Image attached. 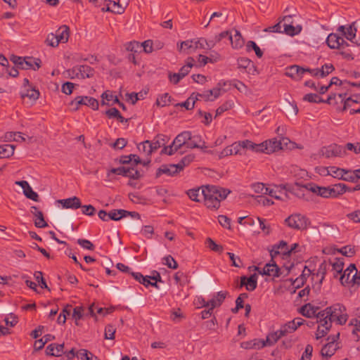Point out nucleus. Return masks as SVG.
I'll return each instance as SVG.
<instances>
[{
  "mask_svg": "<svg viewBox=\"0 0 360 360\" xmlns=\"http://www.w3.org/2000/svg\"><path fill=\"white\" fill-rule=\"evenodd\" d=\"M191 138V133L188 131H185L179 134L176 136V137L173 141V145L176 146V147H182L183 146H186L188 143V139Z\"/></svg>",
  "mask_w": 360,
  "mask_h": 360,
  "instance_id": "nucleus-18",
  "label": "nucleus"
},
{
  "mask_svg": "<svg viewBox=\"0 0 360 360\" xmlns=\"http://www.w3.org/2000/svg\"><path fill=\"white\" fill-rule=\"evenodd\" d=\"M298 70H300L299 65H291L287 68L285 75L289 77L296 79Z\"/></svg>",
  "mask_w": 360,
  "mask_h": 360,
  "instance_id": "nucleus-61",
  "label": "nucleus"
},
{
  "mask_svg": "<svg viewBox=\"0 0 360 360\" xmlns=\"http://www.w3.org/2000/svg\"><path fill=\"white\" fill-rule=\"evenodd\" d=\"M80 105L91 107L93 110H98L99 105L98 101L96 98L89 96H77L70 103L75 111L79 109Z\"/></svg>",
  "mask_w": 360,
  "mask_h": 360,
  "instance_id": "nucleus-5",
  "label": "nucleus"
},
{
  "mask_svg": "<svg viewBox=\"0 0 360 360\" xmlns=\"http://www.w3.org/2000/svg\"><path fill=\"white\" fill-rule=\"evenodd\" d=\"M132 219H127L124 221V225L127 229L130 231L136 232L138 231L140 227L142 226V220L141 215L139 214V217H131Z\"/></svg>",
  "mask_w": 360,
  "mask_h": 360,
  "instance_id": "nucleus-16",
  "label": "nucleus"
},
{
  "mask_svg": "<svg viewBox=\"0 0 360 360\" xmlns=\"http://www.w3.org/2000/svg\"><path fill=\"white\" fill-rule=\"evenodd\" d=\"M176 105L184 107L187 110L193 109L195 106L194 94H191L186 101L181 103H178Z\"/></svg>",
  "mask_w": 360,
  "mask_h": 360,
  "instance_id": "nucleus-58",
  "label": "nucleus"
},
{
  "mask_svg": "<svg viewBox=\"0 0 360 360\" xmlns=\"http://www.w3.org/2000/svg\"><path fill=\"white\" fill-rule=\"evenodd\" d=\"M356 268L354 264H350L349 266L344 271L343 274L340 277V281L342 285L350 283V275L353 271H356Z\"/></svg>",
  "mask_w": 360,
  "mask_h": 360,
  "instance_id": "nucleus-30",
  "label": "nucleus"
},
{
  "mask_svg": "<svg viewBox=\"0 0 360 360\" xmlns=\"http://www.w3.org/2000/svg\"><path fill=\"white\" fill-rule=\"evenodd\" d=\"M70 34V29L67 25H63L60 27L56 31L57 39H58L59 43H65L68 41Z\"/></svg>",
  "mask_w": 360,
  "mask_h": 360,
  "instance_id": "nucleus-28",
  "label": "nucleus"
},
{
  "mask_svg": "<svg viewBox=\"0 0 360 360\" xmlns=\"http://www.w3.org/2000/svg\"><path fill=\"white\" fill-rule=\"evenodd\" d=\"M264 273L266 276H272L274 278H278L283 274L281 269L278 267L276 262L266 264V271Z\"/></svg>",
  "mask_w": 360,
  "mask_h": 360,
  "instance_id": "nucleus-22",
  "label": "nucleus"
},
{
  "mask_svg": "<svg viewBox=\"0 0 360 360\" xmlns=\"http://www.w3.org/2000/svg\"><path fill=\"white\" fill-rule=\"evenodd\" d=\"M243 148L241 141L236 142L231 146L225 148L221 152L220 157H224L231 155L242 154Z\"/></svg>",
  "mask_w": 360,
  "mask_h": 360,
  "instance_id": "nucleus-15",
  "label": "nucleus"
},
{
  "mask_svg": "<svg viewBox=\"0 0 360 360\" xmlns=\"http://www.w3.org/2000/svg\"><path fill=\"white\" fill-rule=\"evenodd\" d=\"M34 276L41 288H45L47 289L48 290H50L49 288L48 287L46 283L45 279L43 277L41 271H35Z\"/></svg>",
  "mask_w": 360,
  "mask_h": 360,
  "instance_id": "nucleus-55",
  "label": "nucleus"
},
{
  "mask_svg": "<svg viewBox=\"0 0 360 360\" xmlns=\"http://www.w3.org/2000/svg\"><path fill=\"white\" fill-rule=\"evenodd\" d=\"M128 1H109L106 8L103 7L102 11H109L116 14H122L128 6Z\"/></svg>",
  "mask_w": 360,
  "mask_h": 360,
  "instance_id": "nucleus-8",
  "label": "nucleus"
},
{
  "mask_svg": "<svg viewBox=\"0 0 360 360\" xmlns=\"http://www.w3.org/2000/svg\"><path fill=\"white\" fill-rule=\"evenodd\" d=\"M321 326L318 327L316 333V338L320 339L322 337H324L328 332L330 330L332 324L330 321H324L323 323H320Z\"/></svg>",
  "mask_w": 360,
  "mask_h": 360,
  "instance_id": "nucleus-32",
  "label": "nucleus"
},
{
  "mask_svg": "<svg viewBox=\"0 0 360 360\" xmlns=\"http://www.w3.org/2000/svg\"><path fill=\"white\" fill-rule=\"evenodd\" d=\"M280 339L278 334L277 333V331L269 333L266 336V342L267 346L273 345L274 343H276L278 340Z\"/></svg>",
  "mask_w": 360,
  "mask_h": 360,
  "instance_id": "nucleus-64",
  "label": "nucleus"
},
{
  "mask_svg": "<svg viewBox=\"0 0 360 360\" xmlns=\"http://www.w3.org/2000/svg\"><path fill=\"white\" fill-rule=\"evenodd\" d=\"M285 224L293 229L306 230L310 221L308 218L301 214H292L285 219Z\"/></svg>",
  "mask_w": 360,
  "mask_h": 360,
  "instance_id": "nucleus-3",
  "label": "nucleus"
},
{
  "mask_svg": "<svg viewBox=\"0 0 360 360\" xmlns=\"http://www.w3.org/2000/svg\"><path fill=\"white\" fill-rule=\"evenodd\" d=\"M41 64V60L39 58L25 57V61L24 63V67H22V70L32 69L33 70H37L40 68Z\"/></svg>",
  "mask_w": 360,
  "mask_h": 360,
  "instance_id": "nucleus-24",
  "label": "nucleus"
},
{
  "mask_svg": "<svg viewBox=\"0 0 360 360\" xmlns=\"http://www.w3.org/2000/svg\"><path fill=\"white\" fill-rule=\"evenodd\" d=\"M250 65L253 66L251 60L248 58H240L238 59V66L240 69H248Z\"/></svg>",
  "mask_w": 360,
  "mask_h": 360,
  "instance_id": "nucleus-56",
  "label": "nucleus"
},
{
  "mask_svg": "<svg viewBox=\"0 0 360 360\" xmlns=\"http://www.w3.org/2000/svg\"><path fill=\"white\" fill-rule=\"evenodd\" d=\"M225 84H226L224 83L222 85L221 82H219L216 87L210 90L205 91L199 96L200 98H204L205 101H213L214 98H218L221 95V91H225L222 89V86Z\"/></svg>",
  "mask_w": 360,
  "mask_h": 360,
  "instance_id": "nucleus-9",
  "label": "nucleus"
},
{
  "mask_svg": "<svg viewBox=\"0 0 360 360\" xmlns=\"http://www.w3.org/2000/svg\"><path fill=\"white\" fill-rule=\"evenodd\" d=\"M124 176L129 177L132 179H139L141 177L140 172L134 167L125 166Z\"/></svg>",
  "mask_w": 360,
  "mask_h": 360,
  "instance_id": "nucleus-38",
  "label": "nucleus"
},
{
  "mask_svg": "<svg viewBox=\"0 0 360 360\" xmlns=\"http://www.w3.org/2000/svg\"><path fill=\"white\" fill-rule=\"evenodd\" d=\"M164 260H165L164 264L166 266H167L168 268L172 269H176L178 268L177 262L171 255H167V256L165 257Z\"/></svg>",
  "mask_w": 360,
  "mask_h": 360,
  "instance_id": "nucleus-62",
  "label": "nucleus"
},
{
  "mask_svg": "<svg viewBox=\"0 0 360 360\" xmlns=\"http://www.w3.org/2000/svg\"><path fill=\"white\" fill-rule=\"evenodd\" d=\"M257 286V276L256 274H252L249 278L245 285L246 290L248 291H253Z\"/></svg>",
  "mask_w": 360,
  "mask_h": 360,
  "instance_id": "nucleus-41",
  "label": "nucleus"
},
{
  "mask_svg": "<svg viewBox=\"0 0 360 360\" xmlns=\"http://www.w3.org/2000/svg\"><path fill=\"white\" fill-rule=\"evenodd\" d=\"M187 148H206L205 142L202 141V138L200 135H191V138L188 139L187 143Z\"/></svg>",
  "mask_w": 360,
  "mask_h": 360,
  "instance_id": "nucleus-29",
  "label": "nucleus"
},
{
  "mask_svg": "<svg viewBox=\"0 0 360 360\" xmlns=\"http://www.w3.org/2000/svg\"><path fill=\"white\" fill-rule=\"evenodd\" d=\"M15 146L11 144H4L0 146V158H8L14 153Z\"/></svg>",
  "mask_w": 360,
  "mask_h": 360,
  "instance_id": "nucleus-33",
  "label": "nucleus"
},
{
  "mask_svg": "<svg viewBox=\"0 0 360 360\" xmlns=\"http://www.w3.org/2000/svg\"><path fill=\"white\" fill-rule=\"evenodd\" d=\"M124 46L127 51L132 52L133 53H140L141 51V45L136 41L127 42L125 44Z\"/></svg>",
  "mask_w": 360,
  "mask_h": 360,
  "instance_id": "nucleus-37",
  "label": "nucleus"
},
{
  "mask_svg": "<svg viewBox=\"0 0 360 360\" xmlns=\"http://www.w3.org/2000/svg\"><path fill=\"white\" fill-rule=\"evenodd\" d=\"M283 188L285 191L292 193L298 198H304L305 193H304V188L303 185L295 183L293 186H289L288 184L284 185Z\"/></svg>",
  "mask_w": 360,
  "mask_h": 360,
  "instance_id": "nucleus-23",
  "label": "nucleus"
},
{
  "mask_svg": "<svg viewBox=\"0 0 360 360\" xmlns=\"http://www.w3.org/2000/svg\"><path fill=\"white\" fill-rule=\"evenodd\" d=\"M176 165H162L157 170L155 177L159 178L162 174L173 176L177 174L179 171L176 168Z\"/></svg>",
  "mask_w": 360,
  "mask_h": 360,
  "instance_id": "nucleus-13",
  "label": "nucleus"
},
{
  "mask_svg": "<svg viewBox=\"0 0 360 360\" xmlns=\"http://www.w3.org/2000/svg\"><path fill=\"white\" fill-rule=\"evenodd\" d=\"M322 169L326 170L327 175H330L334 178H337L340 180H342L343 174H348L349 173H352V170L342 169L335 166L322 167Z\"/></svg>",
  "mask_w": 360,
  "mask_h": 360,
  "instance_id": "nucleus-14",
  "label": "nucleus"
},
{
  "mask_svg": "<svg viewBox=\"0 0 360 360\" xmlns=\"http://www.w3.org/2000/svg\"><path fill=\"white\" fill-rule=\"evenodd\" d=\"M64 344L52 343L46 348V354L49 356H60L64 353Z\"/></svg>",
  "mask_w": 360,
  "mask_h": 360,
  "instance_id": "nucleus-17",
  "label": "nucleus"
},
{
  "mask_svg": "<svg viewBox=\"0 0 360 360\" xmlns=\"http://www.w3.org/2000/svg\"><path fill=\"white\" fill-rule=\"evenodd\" d=\"M234 34L232 33L231 36H229V41L232 45L233 49H239L243 47L244 45V39L240 34V32L237 30H233Z\"/></svg>",
  "mask_w": 360,
  "mask_h": 360,
  "instance_id": "nucleus-21",
  "label": "nucleus"
},
{
  "mask_svg": "<svg viewBox=\"0 0 360 360\" xmlns=\"http://www.w3.org/2000/svg\"><path fill=\"white\" fill-rule=\"evenodd\" d=\"M23 193L27 198L31 199L35 202H38L39 200V195L35 191H34L30 186L27 188V189H25Z\"/></svg>",
  "mask_w": 360,
  "mask_h": 360,
  "instance_id": "nucleus-59",
  "label": "nucleus"
},
{
  "mask_svg": "<svg viewBox=\"0 0 360 360\" xmlns=\"http://www.w3.org/2000/svg\"><path fill=\"white\" fill-rule=\"evenodd\" d=\"M321 153L326 158L332 157H344L347 155L346 150L342 146L332 144L321 149Z\"/></svg>",
  "mask_w": 360,
  "mask_h": 360,
  "instance_id": "nucleus-6",
  "label": "nucleus"
},
{
  "mask_svg": "<svg viewBox=\"0 0 360 360\" xmlns=\"http://www.w3.org/2000/svg\"><path fill=\"white\" fill-rule=\"evenodd\" d=\"M335 351L334 345H332V342H328L322 347L321 354L323 356L328 358L335 354Z\"/></svg>",
  "mask_w": 360,
  "mask_h": 360,
  "instance_id": "nucleus-39",
  "label": "nucleus"
},
{
  "mask_svg": "<svg viewBox=\"0 0 360 360\" xmlns=\"http://www.w3.org/2000/svg\"><path fill=\"white\" fill-rule=\"evenodd\" d=\"M346 191H347V186L345 184L339 183L333 186H330V192L333 198H336Z\"/></svg>",
  "mask_w": 360,
  "mask_h": 360,
  "instance_id": "nucleus-31",
  "label": "nucleus"
},
{
  "mask_svg": "<svg viewBox=\"0 0 360 360\" xmlns=\"http://www.w3.org/2000/svg\"><path fill=\"white\" fill-rule=\"evenodd\" d=\"M139 217V213L136 212H129L125 210H112L108 212L109 219L114 221H119L122 218L127 217Z\"/></svg>",
  "mask_w": 360,
  "mask_h": 360,
  "instance_id": "nucleus-10",
  "label": "nucleus"
},
{
  "mask_svg": "<svg viewBox=\"0 0 360 360\" xmlns=\"http://www.w3.org/2000/svg\"><path fill=\"white\" fill-rule=\"evenodd\" d=\"M141 45V51L143 50L146 53H150L153 51V43L152 40H146Z\"/></svg>",
  "mask_w": 360,
  "mask_h": 360,
  "instance_id": "nucleus-63",
  "label": "nucleus"
},
{
  "mask_svg": "<svg viewBox=\"0 0 360 360\" xmlns=\"http://www.w3.org/2000/svg\"><path fill=\"white\" fill-rule=\"evenodd\" d=\"M329 311V320L331 323L333 321H336L340 325H344L347 321L348 315L346 313L345 307L340 303L334 304L328 307Z\"/></svg>",
  "mask_w": 360,
  "mask_h": 360,
  "instance_id": "nucleus-2",
  "label": "nucleus"
},
{
  "mask_svg": "<svg viewBox=\"0 0 360 360\" xmlns=\"http://www.w3.org/2000/svg\"><path fill=\"white\" fill-rule=\"evenodd\" d=\"M263 143L264 153L266 154H270L280 149H283L281 141L277 140L276 139L265 141Z\"/></svg>",
  "mask_w": 360,
  "mask_h": 360,
  "instance_id": "nucleus-11",
  "label": "nucleus"
},
{
  "mask_svg": "<svg viewBox=\"0 0 360 360\" xmlns=\"http://www.w3.org/2000/svg\"><path fill=\"white\" fill-rule=\"evenodd\" d=\"M317 309L318 307H314L311 304L308 303L300 308V312L304 316L311 318L315 316V313L316 312Z\"/></svg>",
  "mask_w": 360,
  "mask_h": 360,
  "instance_id": "nucleus-34",
  "label": "nucleus"
},
{
  "mask_svg": "<svg viewBox=\"0 0 360 360\" xmlns=\"http://www.w3.org/2000/svg\"><path fill=\"white\" fill-rule=\"evenodd\" d=\"M69 76L72 79L74 77L81 79L91 78L94 75V70L86 65H81L73 67L68 70Z\"/></svg>",
  "mask_w": 360,
  "mask_h": 360,
  "instance_id": "nucleus-4",
  "label": "nucleus"
},
{
  "mask_svg": "<svg viewBox=\"0 0 360 360\" xmlns=\"http://www.w3.org/2000/svg\"><path fill=\"white\" fill-rule=\"evenodd\" d=\"M303 100L305 101H308L309 103H319L321 102H323V99H322L316 94H307L303 97Z\"/></svg>",
  "mask_w": 360,
  "mask_h": 360,
  "instance_id": "nucleus-50",
  "label": "nucleus"
},
{
  "mask_svg": "<svg viewBox=\"0 0 360 360\" xmlns=\"http://www.w3.org/2000/svg\"><path fill=\"white\" fill-rule=\"evenodd\" d=\"M20 96L22 99L29 98L33 101H35L39 98V92L38 90H36L35 89H27L26 93H21Z\"/></svg>",
  "mask_w": 360,
  "mask_h": 360,
  "instance_id": "nucleus-42",
  "label": "nucleus"
},
{
  "mask_svg": "<svg viewBox=\"0 0 360 360\" xmlns=\"http://www.w3.org/2000/svg\"><path fill=\"white\" fill-rule=\"evenodd\" d=\"M171 101V96L168 93L163 94L157 98L155 104L159 107L168 105Z\"/></svg>",
  "mask_w": 360,
  "mask_h": 360,
  "instance_id": "nucleus-40",
  "label": "nucleus"
},
{
  "mask_svg": "<svg viewBox=\"0 0 360 360\" xmlns=\"http://www.w3.org/2000/svg\"><path fill=\"white\" fill-rule=\"evenodd\" d=\"M231 191L220 186L207 185L202 188L190 189L187 194L189 198L195 202H200L198 198L203 197L205 205L207 208L217 210L220 207V202L226 198Z\"/></svg>",
  "mask_w": 360,
  "mask_h": 360,
  "instance_id": "nucleus-1",
  "label": "nucleus"
},
{
  "mask_svg": "<svg viewBox=\"0 0 360 360\" xmlns=\"http://www.w3.org/2000/svg\"><path fill=\"white\" fill-rule=\"evenodd\" d=\"M193 159L194 156L193 155H188L184 157L178 164H176V168H177L178 170L181 172L183 170L184 167L189 165L193 160Z\"/></svg>",
  "mask_w": 360,
  "mask_h": 360,
  "instance_id": "nucleus-47",
  "label": "nucleus"
},
{
  "mask_svg": "<svg viewBox=\"0 0 360 360\" xmlns=\"http://www.w3.org/2000/svg\"><path fill=\"white\" fill-rule=\"evenodd\" d=\"M343 260V258H335L334 262L328 261L330 266H332L335 278L338 277V274L342 272L344 268Z\"/></svg>",
  "mask_w": 360,
  "mask_h": 360,
  "instance_id": "nucleus-27",
  "label": "nucleus"
},
{
  "mask_svg": "<svg viewBox=\"0 0 360 360\" xmlns=\"http://www.w3.org/2000/svg\"><path fill=\"white\" fill-rule=\"evenodd\" d=\"M200 38L197 40H186L181 42L179 45L177 44V49L179 52H184L187 54L195 51L196 49H200Z\"/></svg>",
  "mask_w": 360,
  "mask_h": 360,
  "instance_id": "nucleus-7",
  "label": "nucleus"
},
{
  "mask_svg": "<svg viewBox=\"0 0 360 360\" xmlns=\"http://www.w3.org/2000/svg\"><path fill=\"white\" fill-rule=\"evenodd\" d=\"M233 106V101H231V100L226 101L217 109L215 117H217V116L221 115L225 111L231 109Z\"/></svg>",
  "mask_w": 360,
  "mask_h": 360,
  "instance_id": "nucleus-49",
  "label": "nucleus"
},
{
  "mask_svg": "<svg viewBox=\"0 0 360 360\" xmlns=\"http://www.w3.org/2000/svg\"><path fill=\"white\" fill-rule=\"evenodd\" d=\"M34 225L37 228H45L48 226V224L44 220V214L42 212H37L35 217H34Z\"/></svg>",
  "mask_w": 360,
  "mask_h": 360,
  "instance_id": "nucleus-44",
  "label": "nucleus"
},
{
  "mask_svg": "<svg viewBox=\"0 0 360 360\" xmlns=\"http://www.w3.org/2000/svg\"><path fill=\"white\" fill-rule=\"evenodd\" d=\"M317 319H319L320 323H323L324 321H328L329 320V311L328 309V307L326 308L324 310H322L316 314L315 313V316Z\"/></svg>",
  "mask_w": 360,
  "mask_h": 360,
  "instance_id": "nucleus-54",
  "label": "nucleus"
},
{
  "mask_svg": "<svg viewBox=\"0 0 360 360\" xmlns=\"http://www.w3.org/2000/svg\"><path fill=\"white\" fill-rule=\"evenodd\" d=\"M205 244L211 250L221 253L224 248L221 245L217 244L212 238H207L205 240Z\"/></svg>",
  "mask_w": 360,
  "mask_h": 360,
  "instance_id": "nucleus-45",
  "label": "nucleus"
},
{
  "mask_svg": "<svg viewBox=\"0 0 360 360\" xmlns=\"http://www.w3.org/2000/svg\"><path fill=\"white\" fill-rule=\"evenodd\" d=\"M356 28L354 27L353 25H351L349 26V27L347 28V31L346 32H344V35L348 40L353 42V39L356 37Z\"/></svg>",
  "mask_w": 360,
  "mask_h": 360,
  "instance_id": "nucleus-57",
  "label": "nucleus"
},
{
  "mask_svg": "<svg viewBox=\"0 0 360 360\" xmlns=\"http://www.w3.org/2000/svg\"><path fill=\"white\" fill-rule=\"evenodd\" d=\"M257 221H259V228L262 232L265 235H269L271 232V227L270 225L266 223V220L265 219L257 217Z\"/></svg>",
  "mask_w": 360,
  "mask_h": 360,
  "instance_id": "nucleus-52",
  "label": "nucleus"
},
{
  "mask_svg": "<svg viewBox=\"0 0 360 360\" xmlns=\"http://www.w3.org/2000/svg\"><path fill=\"white\" fill-rule=\"evenodd\" d=\"M228 292H219L217 295L210 300L212 308L219 307L224 301Z\"/></svg>",
  "mask_w": 360,
  "mask_h": 360,
  "instance_id": "nucleus-35",
  "label": "nucleus"
},
{
  "mask_svg": "<svg viewBox=\"0 0 360 360\" xmlns=\"http://www.w3.org/2000/svg\"><path fill=\"white\" fill-rule=\"evenodd\" d=\"M330 267L329 262L326 260H323V262L319 265V267L317 271V276L319 274L321 275V278L319 281V282L316 284V290L319 291L321 290V286L322 284V282L325 278V276L327 273L328 269Z\"/></svg>",
  "mask_w": 360,
  "mask_h": 360,
  "instance_id": "nucleus-26",
  "label": "nucleus"
},
{
  "mask_svg": "<svg viewBox=\"0 0 360 360\" xmlns=\"http://www.w3.org/2000/svg\"><path fill=\"white\" fill-rule=\"evenodd\" d=\"M10 60L14 63L15 68L22 70V67H24V63L25 61V57L12 55Z\"/></svg>",
  "mask_w": 360,
  "mask_h": 360,
  "instance_id": "nucleus-53",
  "label": "nucleus"
},
{
  "mask_svg": "<svg viewBox=\"0 0 360 360\" xmlns=\"http://www.w3.org/2000/svg\"><path fill=\"white\" fill-rule=\"evenodd\" d=\"M150 146H152L150 141L146 140L140 143L137 148L139 151H142L148 156H150V155L153 153V151H150Z\"/></svg>",
  "mask_w": 360,
  "mask_h": 360,
  "instance_id": "nucleus-46",
  "label": "nucleus"
},
{
  "mask_svg": "<svg viewBox=\"0 0 360 360\" xmlns=\"http://www.w3.org/2000/svg\"><path fill=\"white\" fill-rule=\"evenodd\" d=\"M243 152L245 150H250L253 152H262L264 153V143H255L251 141L245 140L241 141Z\"/></svg>",
  "mask_w": 360,
  "mask_h": 360,
  "instance_id": "nucleus-20",
  "label": "nucleus"
},
{
  "mask_svg": "<svg viewBox=\"0 0 360 360\" xmlns=\"http://www.w3.org/2000/svg\"><path fill=\"white\" fill-rule=\"evenodd\" d=\"M200 46L198 47H200V49H207V50H211L217 43L218 41H216L215 38L212 40H207L205 38H200Z\"/></svg>",
  "mask_w": 360,
  "mask_h": 360,
  "instance_id": "nucleus-43",
  "label": "nucleus"
},
{
  "mask_svg": "<svg viewBox=\"0 0 360 360\" xmlns=\"http://www.w3.org/2000/svg\"><path fill=\"white\" fill-rule=\"evenodd\" d=\"M58 202L60 203L63 208L77 210L82 207L80 199L77 196H73L66 199L58 200Z\"/></svg>",
  "mask_w": 360,
  "mask_h": 360,
  "instance_id": "nucleus-12",
  "label": "nucleus"
},
{
  "mask_svg": "<svg viewBox=\"0 0 360 360\" xmlns=\"http://www.w3.org/2000/svg\"><path fill=\"white\" fill-rule=\"evenodd\" d=\"M246 49L248 51H250L251 49L254 50L256 56L258 58H262L263 56V51L260 49V48L257 45V44L253 41H248L246 44Z\"/></svg>",
  "mask_w": 360,
  "mask_h": 360,
  "instance_id": "nucleus-48",
  "label": "nucleus"
},
{
  "mask_svg": "<svg viewBox=\"0 0 360 360\" xmlns=\"http://www.w3.org/2000/svg\"><path fill=\"white\" fill-rule=\"evenodd\" d=\"M311 272V270L307 266H304L302 274L292 282V284H295L296 282L300 281V284L297 285L296 288H299L304 285Z\"/></svg>",
  "mask_w": 360,
  "mask_h": 360,
  "instance_id": "nucleus-36",
  "label": "nucleus"
},
{
  "mask_svg": "<svg viewBox=\"0 0 360 360\" xmlns=\"http://www.w3.org/2000/svg\"><path fill=\"white\" fill-rule=\"evenodd\" d=\"M284 109L288 112V114L291 117L296 115L298 112V108L297 105L294 103H292L288 102L287 104L284 105Z\"/></svg>",
  "mask_w": 360,
  "mask_h": 360,
  "instance_id": "nucleus-51",
  "label": "nucleus"
},
{
  "mask_svg": "<svg viewBox=\"0 0 360 360\" xmlns=\"http://www.w3.org/2000/svg\"><path fill=\"white\" fill-rule=\"evenodd\" d=\"M168 141V137L162 134H158L152 141L150 151L155 152L161 147H165Z\"/></svg>",
  "mask_w": 360,
  "mask_h": 360,
  "instance_id": "nucleus-19",
  "label": "nucleus"
},
{
  "mask_svg": "<svg viewBox=\"0 0 360 360\" xmlns=\"http://www.w3.org/2000/svg\"><path fill=\"white\" fill-rule=\"evenodd\" d=\"M342 41H344V39L335 33L330 34L326 39V43L330 49H338L341 45L340 43H342Z\"/></svg>",
  "mask_w": 360,
  "mask_h": 360,
  "instance_id": "nucleus-25",
  "label": "nucleus"
},
{
  "mask_svg": "<svg viewBox=\"0 0 360 360\" xmlns=\"http://www.w3.org/2000/svg\"><path fill=\"white\" fill-rule=\"evenodd\" d=\"M77 243L84 249L94 250L95 248L94 245L90 240L86 239L79 238Z\"/></svg>",
  "mask_w": 360,
  "mask_h": 360,
  "instance_id": "nucleus-60",
  "label": "nucleus"
}]
</instances>
